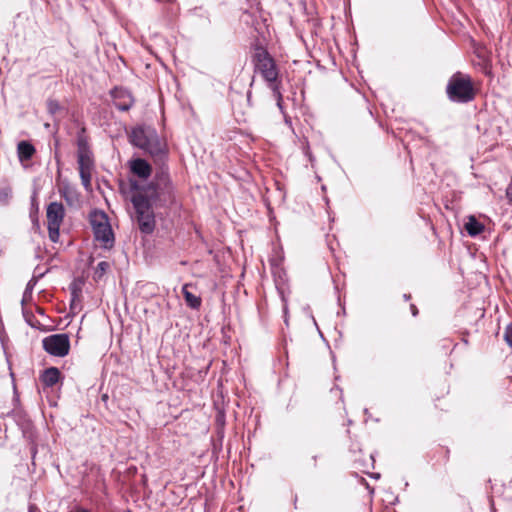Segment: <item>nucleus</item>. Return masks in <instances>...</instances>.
<instances>
[{
    "mask_svg": "<svg viewBox=\"0 0 512 512\" xmlns=\"http://www.w3.org/2000/svg\"><path fill=\"white\" fill-rule=\"evenodd\" d=\"M403 297L406 301H408L411 298L410 294H404Z\"/></svg>",
    "mask_w": 512,
    "mask_h": 512,
    "instance_id": "29",
    "label": "nucleus"
},
{
    "mask_svg": "<svg viewBox=\"0 0 512 512\" xmlns=\"http://www.w3.org/2000/svg\"><path fill=\"white\" fill-rule=\"evenodd\" d=\"M36 508L34 506L29 507V512H35Z\"/></svg>",
    "mask_w": 512,
    "mask_h": 512,
    "instance_id": "30",
    "label": "nucleus"
},
{
    "mask_svg": "<svg viewBox=\"0 0 512 512\" xmlns=\"http://www.w3.org/2000/svg\"><path fill=\"white\" fill-rule=\"evenodd\" d=\"M129 189L134 198L142 197L155 209H176L178 200L168 167L162 165L149 182L129 178Z\"/></svg>",
    "mask_w": 512,
    "mask_h": 512,
    "instance_id": "1",
    "label": "nucleus"
},
{
    "mask_svg": "<svg viewBox=\"0 0 512 512\" xmlns=\"http://www.w3.org/2000/svg\"><path fill=\"white\" fill-rule=\"evenodd\" d=\"M251 95H252L251 91H248V92H247V101H248V102H250V101H251Z\"/></svg>",
    "mask_w": 512,
    "mask_h": 512,
    "instance_id": "27",
    "label": "nucleus"
},
{
    "mask_svg": "<svg viewBox=\"0 0 512 512\" xmlns=\"http://www.w3.org/2000/svg\"><path fill=\"white\" fill-rule=\"evenodd\" d=\"M77 163H78L79 170L92 171L94 168V161L92 158L91 151L84 152V153H77Z\"/></svg>",
    "mask_w": 512,
    "mask_h": 512,
    "instance_id": "13",
    "label": "nucleus"
},
{
    "mask_svg": "<svg viewBox=\"0 0 512 512\" xmlns=\"http://www.w3.org/2000/svg\"><path fill=\"white\" fill-rule=\"evenodd\" d=\"M312 459H313V461H314V466H316L317 456H316V455H315V456H313V457H312Z\"/></svg>",
    "mask_w": 512,
    "mask_h": 512,
    "instance_id": "31",
    "label": "nucleus"
},
{
    "mask_svg": "<svg viewBox=\"0 0 512 512\" xmlns=\"http://www.w3.org/2000/svg\"><path fill=\"white\" fill-rule=\"evenodd\" d=\"M38 281V278L33 276L27 283L26 285V288L24 290V293H23V297H22V304L25 303V301L29 300L32 298V293H33V290H34V287L36 285Z\"/></svg>",
    "mask_w": 512,
    "mask_h": 512,
    "instance_id": "18",
    "label": "nucleus"
},
{
    "mask_svg": "<svg viewBox=\"0 0 512 512\" xmlns=\"http://www.w3.org/2000/svg\"><path fill=\"white\" fill-rule=\"evenodd\" d=\"M77 147H78L77 153L90 152L88 141H87L86 137L82 134H79L77 137Z\"/></svg>",
    "mask_w": 512,
    "mask_h": 512,
    "instance_id": "19",
    "label": "nucleus"
},
{
    "mask_svg": "<svg viewBox=\"0 0 512 512\" xmlns=\"http://www.w3.org/2000/svg\"><path fill=\"white\" fill-rule=\"evenodd\" d=\"M11 196H12V190L9 187L0 189V203L1 204H4V205L8 204L9 200L11 199Z\"/></svg>",
    "mask_w": 512,
    "mask_h": 512,
    "instance_id": "21",
    "label": "nucleus"
},
{
    "mask_svg": "<svg viewBox=\"0 0 512 512\" xmlns=\"http://www.w3.org/2000/svg\"><path fill=\"white\" fill-rule=\"evenodd\" d=\"M77 512H89L87 509H80Z\"/></svg>",
    "mask_w": 512,
    "mask_h": 512,
    "instance_id": "32",
    "label": "nucleus"
},
{
    "mask_svg": "<svg viewBox=\"0 0 512 512\" xmlns=\"http://www.w3.org/2000/svg\"><path fill=\"white\" fill-rule=\"evenodd\" d=\"M410 310L413 316H416L418 314V309L414 304L410 305Z\"/></svg>",
    "mask_w": 512,
    "mask_h": 512,
    "instance_id": "26",
    "label": "nucleus"
},
{
    "mask_svg": "<svg viewBox=\"0 0 512 512\" xmlns=\"http://www.w3.org/2000/svg\"><path fill=\"white\" fill-rule=\"evenodd\" d=\"M182 293L184 296V299L186 301L187 306H189L192 309H199L201 306V298L194 295L192 292L188 290V285H184L182 288Z\"/></svg>",
    "mask_w": 512,
    "mask_h": 512,
    "instance_id": "16",
    "label": "nucleus"
},
{
    "mask_svg": "<svg viewBox=\"0 0 512 512\" xmlns=\"http://www.w3.org/2000/svg\"><path fill=\"white\" fill-rule=\"evenodd\" d=\"M89 222L95 240L101 243L102 248L111 249L115 238L107 214L101 210H93L89 214Z\"/></svg>",
    "mask_w": 512,
    "mask_h": 512,
    "instance_id": "5",
    "label": "nucleus"
},
{
    "mask_svg": "<svg viewBox=\"0 0 512 512\" xmlns=\"http://www.w3.org/2000/svg\"><path fill=\"white\" fill-rule=\"evenodd\" d=\"M59 193L68 205L72 206L78 201L76 190L68 184H64L59 188Z\"/></svg>",
    "mask_w": 512,
    "mask_h": 512,
    "instance_id": "14",
    "label": "nucleus"
},
{
    "mask_svg": "<svg viewBox=\"0 0 512 512\" xmlns=\"http://www.w3.org/2000/svg\"><path fill=\"white\" fill-rule=\"evenodd\" d=\"M448 99L454 103H469L475 98V89L471 77L461 72L454 73L446 86Z\"/></svg>",
    "mask_w": 512,
    "mask_h": 512,
    "instance_id": "4",
    "label": "nucleus"
},
{
    "mask_svg": "<svg viewBox=\"0 0 512 512\" xmlns=\"http://www.w3.org/2000/svg\"><path fill=\"white\" fill-rule=\"evenodd\" d=\"M110 268V264L107 261H101L97 264L93 278L94 280L98 281L100 280L107 272V270Z\"/></svg>",
    "mask_w": 512,
    "mask_h": 512,
    "instance_id": "17",
    "label": "nucleus"
},
{
    "mask_svg": "<svg viewBox=\"0 0 512 512\" xmlns=\"http://www.w3.org/2000/svg\"><path fill=\"white\" fill-rule=\"evenodd\" d=\"M43 349L50 355L64 357L69 353L70 340L67 334H53L42 340Z\"/></svg>",
    "mask_w": 512,
    "mask_h": 512,
    "instance_id": "8",
    "label": "nucleus"
},
{
    "mask_svg": "<svg viewBox=\"0 0 512 512\" xmlns=\"http://www.w3.org/2000/svg\"><path fill=\"white\" fill-rule=\"evenodd\" d=\"M506 197H507L509 203L512 205V175H511L510 183L508 184V186L506 188Z\"/></svg>",
    "mask_w": 512,
    "mask_h": 512,
    "instance_id": "24",
    "label": "nucleus"
},
{
    "mask_svg": "<svg viewBox=\"0 0 512 512\" xmlns=\"http://www.w3.org/2000/svg\"><path fill=\"white\" fill-rule=\"evenodd\" d=\"M132 145L146 151L152 157L163 160L166 157L165 147L156 130L150 126H139L130 135Z\"/></svg>",
    "mask_w": 512,
    "mask_h": 512,
    "instance_id": "3",
    "label": "nucleus"
},
{
    "mask_svg": "<svg viewBox=\"0 0 512 512\" xmlns=\"http://www.w3.org/2000/svg\"><path fill=\"white\" fill-rule=\"evenodd\" d=\"M61 373L56 367H50L44 370L41 381L47 387H52L58 383Z\"/></svg>",
    "mask_w": 512,
    "mask_h": 512,
    "instance_id": "12",
    "label": "nucleus"
},
{
    "mask_svg": "<svg viewBox=\"0 0 512 512\" xmlns=\"http://www.w3.org/2000/svg\"><path fill=\"white\" fill-rule=\"evenodd\" d=\"M280 296H281V300L283 302V313H284V321L286 324H288V318H287V315H288V303H287V298L284 294V292L281 290L280 291Z\"/></svg>",
    "mask_w": 512,
    "mask_h": 512,
    "instance_id": "22",
    "label": "nucleus"
},
{
    "mask_svg": "<svg viewBox=\"0 0 512 512\" xmlns=\"http://www.w3.org/2000/svg\"><path fill=\"white\" fill-rule=\"evenodd\" d=\"M130 201L135 209V222L142 234L150 235L156 227L154 207L146 204L142 197L134 198L131 196Z\"/></svg>",
    "mask_w": 512,
    "mask_h": 512,
    "instance_id": "6",
    "label": "nucleus"
},
{
    "mask_svg": "<svg viewBox=\"0 0 512 512\" xmlns=\"http://www.w3.org/2000/svg\"><path fill=\"white\" fill-rule=\"evenodd\" d=\"M35 153L36 149L29 141L23 140L17 144V156L21 163L30 161Z\"/></svg>",
    "mask_w": 512,
    "mask_h": 512,
    "instance_id": "11",
    "label": "nucleus"
},
{
    "mask_svg": "<svg viewBox=\"0 0 512 512\" xmlns=\"http://www.w3.org/2000/svg\"><path fill=\"white\" fill-rule=\"evenodd\" d=\"M465 229L470 236L475 237L483 232L484 225L474 216H470L468 222L465 224Z\"/></svg>",
    "mask_w": 512,
    "mask_h": 512,
    "instance_id": "15",
    "label": "nucleus"
},
{
    "mask_svg": "<svg viewBox=\"0 0 512 512\" xmlns=\"http://www.w3.org/2000/svg\"><path fill=\"white\" fill-rule=\"evenodd\" d=\"M253 62L255 72L260 73L267 82V86L276 99L278 108L283 111L281 81L279 80V71L274 59L266 49L258 48L253 56Z\"/></svg>",
    "mask_w": 512,
    "mask_h": 512,
    "instance_id": "2",
    "label": "nucleus"
},
{
    "mask_svg": "<svg viewBox=\"0 0 512 512\" xmlns=\"http://www.w3.org/2000/svg\"><path fill=\"white\" fill-rule=\"evenodd\" d=\"M71 296H72V303H73L79 296L76 288H72Z\"/></svg>",
    "mask_w": 512,
    "mask_h": 512,
    "instance_id": "25",
    "label": "nucleus"
},
{
    "mask_svg": "<svg viewBox=\"0 0 512 512\" xmlns=\"http://www.w3.org/2000/svg\"><path fill=\"white\" fill-rule=\"evenodd\" d=\"M79 174H80L82 185L85 187L86 190H89L91 188L92 171L79 170Z\"/></svg>",
    "mask_w": 512,
    "mask_h": 512,
    "instance_id": "20",
    "label": "nucleus"
},
{
    "mask_svg": "<svg viewBox=\"0 0 512 512\" xmlns=\"http://www.w3.org/2000/svg\"><path fill=\"white\" fill-rule=\"evenodd\" d=\"M46 216L49 239L57 243L60 237V226L65 216L64 206L59 202H51L47 207Z\"/></svg>",
    "mask_w": 512,
    "mask_h": 512,
    "instance_id": "7",
    "label": "nucleus"
},
{
    "mask_svg": "<svg viewBox=\"0 0 512 512\" xmlns=\"http://www.w3.org/2000/svg\"><path fill=\"white\" fill-rule=\"evenodd\" d=\"M504 339L507 344L512 347V324L508 325L505 329Z\"/></svg>",
    "mask_w": 512,
    "mask_h": 512,
    "instance_id": "23",
    "label": "nucleus"
},
{
    "mask_svg": "<svg viewBox=\"0 0 512 512\" xmlns=\"http://www.w3.org/2000/svg\"><path fill=\"white\" fill-rule=\"evenodd\" d=\"M129 168L134 176L139 178L138 181L148 182L147 180L152 174L151 165L142 158H136L129 162Z\"/></svg>",
    "mask_w": 512,
    "mask_h": 512,
    "instance_id": "10",
    "label": "nucleus"
},
{
    "mask_svg": "<svg viewBox=\"0 0 512 512\" xmlns=\"http://www.w3.org/2000/svg\"><path fill=\"white\" fill-rule=\"evenodd\" d=\"M114 106L120 111H128L134 104V98L129 90L123 87H115L111 90Z\"/></svg>",
    "mask_w": 512,
    "mask_h": 512,
    "instance_id": "9",
    "label": "nucleus"
},
{
    "mask_svg": "<svg viewBox=\"0 0 512 512\" xmlns=\"http://www.w3.org/2000/svg\"><path fill=\"white\" fill-rule=\"evenodd\" d=\"M305 154L309 157V160L312 161V155L309 151H306Z\"/></svg>",
    "mask_w": 512,
    "mask_h": 512,
    "instance_id": "28",
    "label": "nucleus"
}]
</instances>
